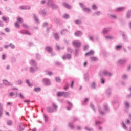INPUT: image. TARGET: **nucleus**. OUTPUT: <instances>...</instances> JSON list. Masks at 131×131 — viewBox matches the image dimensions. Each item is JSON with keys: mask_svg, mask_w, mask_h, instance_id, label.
<instances>
[{"mask_svg": "<svg viewBox=\"0 0 131 131\" xmlns=\"http://www.w3.org/2000/svg\"><path fill=\"white\" fill-rule=\"evenodd\" d=\"M98 9V7H97V5L93 4L92 5V9L93 10H97Z\"/></svg>", "mask_w": 131, "mask_h": 131, "instance_id": "58", "label": "nucleus"}, {"mask_svg": "<svg viewBox=\"0 0 131 131\" xmlns=\"http://www.w3.org/2000/svg\"><path fill=\"white\" fill-rule=\"evenodd\" d=\"M72 122L69 123V126L71 129H74V124Z\"/></svg>", "mask_w": 131, "mask_h": 131, "instance_id": "29", "label": "nucleus"}, {"mask_svg": "<svg viewBox=\"0 0 131 131\" xmlns=\"http://www.w3.org/2000/svg\"><path fill=\"white\" fill-rule=\"evenodd\" d=\"M115 49L118 51H120L121 49H122V45H117L115 47Z\"/></svg>", "mask_w": 131, "mask_h": 131, "instance_id": "40", "label": "nucleus"}, {"mask_svg": "<svg viewBox=\"0 0 131 131\" xmlns=\"http://www.w3.org/2000/svg\"><path fill=\"white\" fill-rule=\"evenodd\" d=\"M106 94L108 96V97H110L111 96V88H108L107 89H106Z\"/></svg>", "mask_w": 131, "mask_h": 131, "instance_id": "21", "label": "nucleus"}, {"mask_svg": "<svg viewBox=\"0 0 131 131\" xmlns=\"http://www.w3.org/2000/svg\"><path fill=\"white\" fill-rule=\"evenodd\" d=\"M90 59L91 60V61L92 62H95V61H96L97 60V58L96 57H90Z\"/></svg>", "mask_w": 131, "mask_h": 131, "instance_id": "48", "label": "nucleus"}, {"mask_svg": "<svg viewBox=\"0 0 131 131\" xmlns=\"http://www.w3.org/2000/svg\"><path fill=\"white\" fill-rule=\"evenodd\" d=\"M36 58L37 60H40V55L39 54H36Z\"/></svg>", "mask_w": 131, "mask_h": 131, "instance_id": "56", "label": "nucleus"}, {"mask_svg": "<svg viewBox=\"0 0 131 131\" xmlns=\"http://www.w3.org/2000/svg\"><path fill=\"white\" fill-rule=\"evenodd\" d=\"M68 30H67V29H63L61 31L60 34H61V35H63V34H65V33L68 32Z\"/></svg>", "mask_w": 131, "mask_h": 131, "instance_id": "45", "label": "nucleus"}, {"mask_svg": "<svg viewBox=\"0 0 131 131\" xmlns=\"http://www.w3.org/2000/svg\"><path fill=\"white\" fill-rule=\"evenodd\" d=\"M84 79L85 81L88 82L89 81V74H85L84 75Z\"/></svg>", "mask_w": 131, "mask_h": 131, "instance_id": "36", "label": "nucleus"}, {"mask_svg": "<svg viewBox=\"0 0 131 131\" xmlns=\"http://www.w3.org/2000/svg\"><path fill=\"white\" fill-rule=\"evenodd\" d=\"M103 74L104 76H108V77H111L112 75H113V73H111L110 72L108 71H104L103 72Z\"/></svg>", "mask_w": 131, "mask_h": 131, "instance_id": "9", "label": "nucleus"}, {"mask_svg": "<svg viewBox=\"0 0 131 131\" xmlns=\"http://www.w3.org/2000/svg\"><path fill=\"white\" fill-rule=\"evenodd\" d=\"M125 123L126 124H130V121H129V120H126L125 121Z\"/></svg>", "mask_w": 131, "mask_h": 131, "instance_id": "61", "label": "nucleus"}, {"mask_svg": "<svg viewBox=\"0 0 131 131\" xmlns=\"http://www.w3.org/2000/svg\"><path fill=\"white\" fill-rule=\"evenodd\" d=\"M105 79L103 78H100V82L101 83V84H105Z\"/></svg>", "mask_w": 131, "mask_h": 131, "instance_id": "52", "label": "nucleus"}, {"mask_svg": "<svg viewBox=\"0 0 131 131\" xmlns=\"http://www.w3.org/2000/svg\"><path fill=\"white\" fill-rule=\"evenodd\" d=\"M34 92L38 93V92H40L41 91V89L40 87L35 88L34 89Z\"/></svg>", "mask_w": 131, "mask_h": 131, "instance_id": "41", "label": "nucleus"}, {"mask_svg": "<svg viewBox=\"0 0 131 131\" xmlns=\"http://www.w3.org/2000/svg\"><path fill=\"white\" fill-rule=\"evenodd\" d=\"M89 102V98H85L84 100L82 101V104L83 105H85L86 103Z\"/></svg>", "mask_w": 131, "mask_h": 131, "instance_id": "38", "label": "nucleus"}, {"mask_svg": "<svg viewBox=\"0 0 131 131\" xmlns=\"http://www.w3.org/2000/svg\"><path fill=\"white\" fill-rule=\"evenodd\" d=\"M15 82L17 83L18 85H21L22 83H23V82L21 79H18L17 80L15 81Z\"/></svg>", "mask_w": 131, "mask_h": 131, "instance_id": "35", "label": "nucleus"}, {"mask_svg": "<svg viewBox=\"0 0 131 131\" xmlns=\"http://www.w3.org/2000/svg\"><path fill=\"white\" fill-rule=\"evenodd\" d=\"M55 81L56 82H60L61 81V79H60L59 77H56Z\"/></svg>", "mask_w": 131, "mask_h": 131, "instance_id": "59", "label": "nucleus"}, {"mask_svg": "<svg viewBox=\"0 0 131 131\" xmlns=\"http://www.w3.org/2000/svg\"><path fill=\"white\" fill-rule=\"evenodd\" d=\"M7 124L8 125H12V124H13V122L11 120H8L7 122Z\"/></svg>", "mask_w": 131, "mask_h": 131, "instance_id": "53", "label": "nucleus"}, {"mask_svg": "<svg viewBox=\"0 0 131 131\" xmlns=\"http://www.w3.org/2000/svg\"><path fill=\"white\" fill-rule=\"evenodd\" d=\"M50 8H52L53 10H56L58 9V6L57 5L53 4L51 6H50Z\"/></svg>", "mask_w": 131, "mask_h": 131, "instance_id": "37", "label": "nucleus"}, {"mask_svg": "<svg viewBox=\"0 0 131 131\" xmlns=\"http://www.w3.org/2000/svg\"><path fill=\"white\" fill-rule=\"evenodd\" d=\"M126 17L127 19H130V18H131V10H129L128 11H127Z\"/></svg>", "mask_w": 131, "mask_h": 131, "instance_id": "24", "label": "nucleus"}, {"mask_svg": "<svg viewBox=\"0 0 131 131\" xmlns=\"http://www.w3.org/2000/svg\"><path fill=\"white\" fill-rule=\"evenodd\" d=\"M39 15L42 16L43 17H46L47 15V10L46 9H42L39 11Z\"/></svg>", "mask_w": 131, "mask_h": 131, "instance_id": "8", "label": "nucleus"}, {"mask_svg": "<svg viewBox=\"0 0 131 131\" xmlns=\"http://www.w3.org/2000/svg\"><path fill=\"white\" fill-rule=\"evenodd\" d=\"M57 97H62L63 96V92H59L57 94Z\"/></svg>", "mask_w": 131, "mask_h": 131, "instance_id": "46", "label": "nucleus"}, {"mask_svg": "<svg viewBox=\"0 0 131 131\" xmlns=\"http://www.w3.org/2000/svg\"><path fill=\"white\" fill-rule=\"evenodd\" d=\"M72 107H73L72 103L69 101H68L67 106V110H71V109H72Z\"/></svg>", "mask_w": 131, "mask_h": 131, "instance_id": "14", "label": "nucleus"}, {"mask_svg": "<svg viewBox=\"0 0 131 131\" xmlns=\"http://www.w3.org/2000/svg\"><path fill=\"white\" fill-rule=\"evenodd\" d=\"M52 107H47L46 108V110L48 113H53V112H55V111H57V109L58 108V106H57V104L55 103H52Z\"/></svg>", "mask_w": 131, "mask_h": 131, "instance_id": "2", "label": "nucleus"}, {"mask_svg": "<svg viewBox=\"0 0 131 131\" xmlns=\"http://www.w3.org/2000/svg\"><path fill=\"white\" fill-rule=\"evenodd\" d=\"M20 33L23 35L27 34V35H31V34L30 33V32H29V31L27 30L21 31Z\"/></svg>", "mask_w": 131, "mask_h": 131, "instance_id": "18", "label": "nucleus"}, {"mask_svg": "<svg viewBox=\"0 0 131 131\" xmlns=\"http://www.w3.org/2000/svg\"><path fill=\"white\" fill-rule=\"evenodd\" d=\"M121 125L123 128L125 129V130H127V127L126 126V125H125V124L124 122L121 123Z\"/></svg>", "mask_w": 131, "mask_h": 131, "instance_id": "39", "label": "nucleus"}, {"mask_svg": "<svg viewBox=\"0 0 131 131\" xmlns=\"http://www.w3.org/2000/svg\"><path fill=\"white\" fill-rule=\"evenodd\" d=\"M62 5L63 6V7H65L66 8H67V9H71V6L67 4L66 3H63Z\"/></svg>", "mask_w": 131, "mask_h": 131, "instance_id": "32", "label": "nucleus"}, {"mask_svg": "<svg viewBox=\"0 0 131 131\" xmlns=\"http://www.w3.org/2000/svg\"><path fill=\"white\" fill-rule=\"evenodd\" d=\"M14 25L16 28H20V25L18 23H15Z\"/></svg>", "mask_w": 131, "mask_h": 131, "instance_id": "57", "label": "nucleus"}, {"mask_svg": "<svg viewBox=\"0 0 131 131\" xmlns=\"http://www.w3.org/2000/svg\"><path fill=\"white\" fill-rule=\"evenodd\" d=\"M20 10H30L31 7L29 6H21L19 7Z\"/></svg>", "mask_w": 131, "mask_h": 131, "instance_id": "13", "label": "nucleus"}, {"mask_svg": "<svg viewBox=\"0 0 131 131\" xmlns=\"http://www.w3.org/2000/svg\"><path fill=\"white\" fill-rule=\"evenodd\" d=\"M101 15L100 11H97L93 13V16H100Z\"/></svg>", "mask_w": 131, "mask_h": 131, "instance_id": "42", "label": "nucleus"}, {"mask_svg": "<svg viewBox=\"0 0 131 131\" xmlns=\"http://www.w3.org/2000/svg\"><path fill=\"white\" fill-rule=\"evenodd\" d=\"M34 16V20L36 23H38L39 22V20H38V18H37V17H36V15L35 14H33Z\"/></svg>", "mask_w": 131, "mask_h": 131, "instance_id": "44", "label": "nucleus"}, {"mask_svg": "<svg viewBox=\"0 0 131 131\" xmlns=\"http://www.w3.org/2000/svg\"><path fill=\"white\" fill-rule=\"evenodd\" d=\"M45 51H46V52H48V53H51V52H52L53 49H52V47L50 46H47L45 48Z\"/></svg>", "mask_w": 131, "mask_h": 131, "instance_id": "22", "label": "nucleus"}, {"mask_svg": "<svg viewBox=\"0 0 131 131\" xmlns=\"http://www.w3.org/2000/svg\"><path fill=\"white\" fill-rule=\"evenodd\" d=\"M54 38L56 39V40H59L60 39V36H59V35L57 33H54Z\"/></svg>", "mask_w": 131, "mask_h": 131, "instance_id": "31", "label": "nucleus"}, {"mask_svg": "<svg viewBox=\"0 0 131 131\" xmlns=\"http://www.w3.org/2000/svg\"><path fill=\"white\" fill-rule=\"evenodd\" d=\"M114 37L112 36H105V39H113Z\"/></svg>", "mask_w": 131, "mask_h": 131, "instance_id": "51", "label": "nucleus"}, {"mask_svg": "<svg viewBox=\"0 0 131 131\" xmlns=\"http://www.w3.org/2000/svg\"><path fill=\"white\" fill-rule=\"evenodd\" d=\"M98 112L101 115H104L106 112H108L109 111V107L108 106V104L107 103H105L103 104V111L102 110V108H101V106H98Z\"/></svg>", "mask_w": 131, "mask_h": 131, "instance_id": "1", "label": "nucleus"}, {"mask_svg": "<svg viewBox=\"0 0 131 131\" xmlns=\"http://www.w3.org/2000/svg\"><path fill=\"white\" fill-rule=\"evenodd\" d=\"M108 17L112 19H116V15H115L108 14Z\"/></svg>", "mask_w": 131, "mask_h": 131, "instance_id": "43", "label": "nucleus"}, {"mask_svg": "<svg viewBox=\"0 0 131 131\" xmlns=\"http://www.w3.org/2000/svg\"><path fill=\"white\" fill-rule=\"evenodd\" d=\"M129 91L130 92V94H129V95H127V99H129V98H130V97H131V87H130V88H129Z\"/></svg>", "mask_w": 131, "mask_h": 131, "instance_id": "60", "label": "nucleus"}, {"mask_svg": "<svg viewBox=\"0 0 131 131\" xmlns=\"http://www.w3.org/2000/svg\"><path fill=\"white\" fill-rule=\"evenodd\" d=\"M80 42L78 41H74L73 42V46L75 47V48H78L80 47Z\"/></svg>", "mask_w": 131, "mask_h": 131, "instance_id": "17", "label": "nucleus"}, {"mask_svg": "<svg viewBox=\"0 0 131 131\" xmlns=\"http://www.w3.org/2000/svg\"><path fill=\"white\" fill-rule=\"evenodd\" d=\"M30 64L31 66H33V67H37V63H36V61L33 59L31 60Z\"/></svg>", "mask_w": 131, "mask_h": 131, "instance_id": "15", "label": "nucleus"}, {"mask_svg": "<svg viewBox=\"0 0 131 131\" xmlns=\"http://www.w3.org/2000/svg\"><path fill=\"white\" fill-rule=\"evenodd\" d=\"M62 59L63 60H66L67 59H68V60H69L71 59V55L69 54H67L62 57Z\"/></svg>", "mask_w": 131, "mask_h": 131, "instance_id": "16", "label": "nucleus"}, {"mask_svg": "<svg viewBox=\"0 0 131 131\" xmlns=\"http://www.w3.org/2000/svg\"><path fill=\"white\" fill-rule=\"evenodd\" d=\"M122 79H126L127 78V75H123L122 76Z\"/></svg>", "mask_w": 131, "mask_h": 131, "instance_id": "62", "label": "nucleus"}, {"mask_svg": "<svg viewBox=\"0 0 131 131\" xmlns=\"http://www.w3.org/2000/svg\"><path fill=\"white\" fill-rule=\"evenodd\" d=\"M98 120H95V125L98 126V125H101L102 124V122H103V120L104 119L103 118L98 117Z\"/></svg>", "mask_w": 131, "mask_h": 131, "instance_id": "4", "label": "nucleus"}, {"mask_svg": "<svg viewBox=\"0 0 131 131\" xmlns=\"http://www.w3.org/2000/svg\"><path fill=\"white\" fill-rule=\"evenodd\" d=\"M95 52L91 50L89 52L85 53V56H93L94 55Z\"/></svg>", "mask_w": 131, "mask_h": 131, "instance_id": "23", "label": "nucleus"}, {"mask_svg": "<svg viewBox=\"0 0 131 131\" xmlns=\"http://www.w3.org/2000/svg\"><path fill=\"white\" fill-rule=\"evenodd\" d=\"M2 20L6 22V23H8L9 21V18L8 17H5V16H3L2 17Z\"/></svg>", "mask_w": 131, "mask_h": 131, "instance_id": "28", "label": "nucleus"}, {"mask_svg": "<svg viewBox=\"0 0 131 131\" xmlns=\"http://www.w3.org/2000/svg\"><path fill=\"white\" fill-rule=\"evenodd\" d=\"M55 2V0H48L47 5L49 7H51Z\"/></svg>", "mask_w": 131, "mask_h": 131, "instance_id": "19", "label": "nucleus"}, {"mask_svg": "<svg viewBox=\"0 0 131 131\" xmlns=\"http://www.w3.org/2000/svg\"><path fill=\"white\" fill-rule=\"evenodd\" d=\"M44 119L46 122H47L49 120V118H48V117L46 116L45 114H44Z\"/></svg>", "mask_w": 131, "mask_h": 131, "instance_id": "63", "label": "nucleus"}, {"mask_svg": "<svg viewBox=\"0 0 131 131\" xmlns=\"http://www.w3.org/2000/svg\"><path fill=\"white\" fill-rule=\"evenodd\" d=\"M122 35L123 36V38L125 41H126L128 39L127 36L126 35V34L125 33L123 32L122 33Z\"/></svg>", "mask_w": 131, "mask_h": 131, "instance_id": "26", "label": "nucleus"}, {"mask_svg": "<svg viewBox=\"0 0 131 131\" xmlns=\"http://www.w3.org/2000/svg\"><path fill=\"white\" fill-rule=\"evenodd\" d=\"M18 95L19 98H20L21 99H24V96H23V94H22L21 93H19Z\"/></svg>", "mask_w": 131, "mask_h": 131, "instance_id": "64", "label": "nucleus"}, {"mask_svg": "<svg viewBox=\"0 0 131 131\" xmlns=\"http://www.w3.org/2000/svg\"><path fill=\"white\" fill-rule=\"evenodd\" d=\"M75 36H81L82 35V32L80 31H78L75 33Z\"/></svg>", "mask_w": 131, "mask_h": 131, "instance_id": "27", "label": "nucleus"}, {"mask_svg": "<svg viewBox=\"0 0 131 131\" xmlns=\"http://www.w3.org/2000/svg\"><path fill=\"white\" fill-rule=\"evenodd\" d=\"M3 82L4 83V84H5V85L6 86H13V83H10L9 81H8V80H3Z\"/></svg>", "mask_w": 131, "mask_h": 131, "instance_id": "10", "label": "nucleus"}, {"mask_svg": "<svg viewBox=\"0 0 131 131\" xmlns=\"http://www.w3.org/2000/svg\"><path fill=\"white\" fill-rule=\"evenodd\" d=\"M3 115V106H2V104L0 103V117Z\"/></svg>", "mask_w": 131, "mask_h": 131, "instance_id": "50", "label": "nucleus"}, {"mask_svg": "<svg viewBox=\"0 0 131 131\" xmlns=\"http://www.w3.org/2000/svg\"><path fill=\"white\" fill-rule=\"evenodd\" d=\"M38 69V68L37 67H30L29 71L31 73H34L36 70Z\"/></svg>", "mask_w": 131, "mask_h": 131, "instance_id": "12", "label": "nucleus"}, {"mask_svg": "<svg viewBox=\"0 0 131 131\" xmlns=\"http://www.w3.org/2000/svg\"><path fill=\"white\" fill-rule=\"evenodd\" d=\"M90 85V89H91V90H97V83H96V82H92Z\"/></svg>", "mask_w": 131, "mask_h": 131, "instance_id": "7", "label": "nucleus"}, {"mask_svg": "<svg viewBox=\"0 0 131 131\" xmlns=\"http://www.w3.org/2000/svg\"><path fill=\"white\" fill-rule=\"evenodd\" d=\"M42 81L45 85H51V81L48 78H45L42 79Z\"/></svg>", "mask_w": 131, "mask_h": 131, "instance_id": "5", "label": "nucleus"}, {"mask_svg": "<svg viewBox=\"0 0 131 131\" xmlns=\"http://www.w3.org/2000/svg\"><path fill=\"white\" fill-rule=\"evenodd\" d=\"M125 63H126V59H119L118 61V65H120L121 66H122V65H124Z\"/></svg>", "mask_w": 131, "mask_h": 131, "instance_id": "11", "label": "nucleus"}, {"mask_svg": "<svg viewBox=\"0 0 131 131\" xmlns=\"http://www.w3.org/2000/svg\"><path fill=\"white\" fill-rule=\"evenodd\" d=\"M54 21L57 23V24H59L60 23V19L57 18H54Z\"/></svg>", "mask_w": 131, "mask_h": 131, "instance_id": "54", "label": "nucleus"}, {"mask_svg": "<svg viewBox=\"0 0 131 131\" xmlns=\"http://www.w3.org/2000/svg\"><path fill=\"white\" fill-rule=\"evenodd\" d=\"M79 5L80 8L82 9L83 11H84V12H86L87 13L91 12V9H90L89 8H87L86 6H84L83 3H79Z\"/></svg>", "mask_w": 131, "mask_h": 131, "instance_id": "3", "label": "nucleus"}, {"mask_svg": "<svg viewBox=\"0 0 131 131\" xmlns=\"http://www.w3.org/2000/svg\"><path fill=\"white\" fill-rule=\"evenodd\" d=\"M124 106L125 109H128L129 108V103L127 101L124 102Z\"/></svg>", "mask_w": 131, "mask_h": 131, "instance_id": "34", "label": "nucleus"}, {"mask_svg": "<svg viewBox=\"0 0 131 131\" xmlns=\"http://www.w3.org/2000/svg\"><path fill=\"white\" fill-rule=\"evenodd\" d=\"M19 131H23L24 130V124L20 123L19 125Z\"/></svg>", "mask_w": 131, "mask_h": 131, "instance_id": "25", "label": "nucleus"}, {"mask_svg": "<svg viewBox=\"0 0 131 131\" xmlns=\"http://www.w3.org/2000/svg\"><path fill=\"white\" fill-rule=\"evenodd\" d=\"M26 83H27L28 84V86H29V88H31L32 86V84H31L29 82V80H26Z\"/></svg>", "mask_w": 131, "mask_h": 131, "instance_id": "49", "label": "nucleus"}, {"mask_svg": "<svg viewBox=\"0 0 131 131\" xmlns=\"http://www.w3.org/2000/svg\"><path fill=\"white\" fill-rule=\"evenodd\" d=\"M111 29H112V28L108 27V28H104L102 32V33H103V34H107L108 32H110L111 31Z\"/></svg>", "mask_w": 131, "mask_h": 131, "instance_id": "6", "label": "nucleus"}, {"mask_svg": "<svg viewBox=\"0 0 131 131\" xmlns=\"http://www.w3.org/2000/svg\"><path fill=\"white\" fill-rule=\"evenodd\" d=\"M63 94L64 97H68L69 96V93L63 92Z\"/></svg>", "mask_w": 131, "mask_h": 131, "instance_id": "55", "label": "nucleus"}, {"mask_svg": "<svg viewBox=\"0 0 131 131\" xmlns=\"http://www.w3.org/2000/svg\"><path fill=\"white\" fill-rule=\"evenodd\" d=\"M90 108H91V109H93L94 112H96V108H95V106H94V104H93V103H90Z\"/></svg>", "mask_w": 131, "mask_h": 131, "instance_id": "47", "label": "nucleus"}, {"mask_svg": "<svg viewBox=\"0 0 131 131\" xmlns=\"http://www.w3.org/2000/svg\"><path fill=\"white\" fill-rule=\"evenodd\" d=\"M75 23L77 25H81L82 24V21L81 20H75Z\"/></svg>", "mask_w": 131, "mask_h": 131, "instance_id": "30", "label": "nucleus"}, {"mask_svg": "<svg viewBox=\"0 0 131 131\" xmlns=\"http://www.w3.org/2000/svg\"><path fill=\"white\" fill-rule=\"evenodd\" d=\"M62 18H63V19H69V18H70V16H69V14H64L62 15Z\"/></svg>", "mask_w": 131, "mask_h": 131, "instance_id": "33", "label": "nucleus"}, {"mask_svg": "<svg viewBox=\"0 0 131 131\" xmlns=\"http://www.w3.org/2000/svg\"><path fill=\"white\" fill-rule=\"evenodd\" d=\"M123 10H125V7H118L116 8L115 11L116 12H122Z\"/></svg>", "mask_w": 131, "mask_h": 131, "instance_id": "20", "label": "nucleus"}]
</instances>
